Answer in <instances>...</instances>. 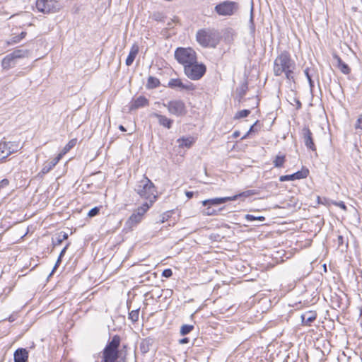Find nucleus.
<instances>
[{
	"instance_id": "f257e3e1",
	"label": "nucleus",
	"mask_w": 362,
	"mask_h": 362,
	"mask_svg": "<svg viewBox=\"0 0 362 362\" xmlns=\"http://www.w3.org/2000/svg\"><path fill=\"white\" fill-rule=\"evenodd\" d=\"M295 69L296 62L286 50L281 52L274 61L273 72L276 76L284 75L288 81L294 82Z\"/></svg>"
},
{
	"instance_id": "f03ea898",
	"label": "nucleus",
	"mask_w": 362,
	"mask_h": 362,
	"mask_svg": "<svg viewBox=\"0 0 362 362\" xmlns=\"http://www.w3.org/2000/svg\"><path fill=\"white\" fill-rule=\"evenodd\" d=\"M196 40L203 47H216L220 37L217 30L211 28L200 29L197 32Z\"/></svg>"
},
{
	"instance_id": "7ed1b4c3",
	"label": "nucleus",
	"mask_w": 362,
	"mask_h": 362,
	"mask_svg": "<svg viewBox=\"0 0 362 362\" xmlns=\"http://www.w3.org/2000/svg\"><path fill=\"white\" fill-rule=\"evenodd\" d=\"M134 189L141 197L148 199L151 203H154L156 199L155 185L145 175L137 182Z\"/></svg>"
},
{
	"instance_id": "20e7f679",
	"label": "nucleus",
	"mask_w": 362,
	"mask_h": 362,
	"mask_svg": "<svg viewBox=\"0 0 362 362\" xmlns=\"http://www.w3.org/2000/svg\"><path fill=\"white\" fill-rule=\"evenodd\" d=\"M119 344L120 337L119 335L113 336L103 351L102 362H115L119 358Z\"/></svg>"
},
{
	"instance_id": "39448f33",
	"label": "nucleus",
	"mask_w": 362,
	"mask_h": 362,
	"mask_svg": "<svg viewBox=\"0 0 362 362\" xmlns=\"http://www.w3.org/2000/svg\"><path fill=\"white\" fill-rule=\"evenodd\" d=\"M175 58L177 62L183 66L192 64L197 59L196 52L190 47H177L175 51Z\"/></svg>"
},
{
	"instance_id": "423d86ee",
	"label": "nucleus",
	"mask_w": 362,
	"mask_h": 362,
	"mask_svg": "<svg viewBox=\"0 0 362 362\" xmlns=\"http://www.w3.org/2000/svg\"><path fill=\"white\" fill-rule=\"evenodd\" d=\"M206 67L203 64H199L197 59L196 62L185 66L184 73L191 80H199L205 74Z\"/></svg>"
},
{
	"instance_id": "0eeeda50",
	"label": "nucleus",
	"mask_w": 362,
	"mask_h": 362,
	"mask_svg": "<svg viewBox=\"0 0 362 362\" xmlns=\"http://www.w3.org/2000/svg\"><path fill=\"white\" fill-rule=\"evenodd\" d=\"M170 115L176 117H183L187 113V110L185 102L182 100H172L167 103H163Z\"/></svg>"
},
{
	"instance_id": "6e6552de",
	"label": "nucleus",
	"mask_w": 362,
	"mask_h": 362,
	"mask_svg": "<svg viewBox=\"0 0 362 362\" xmlns=\"http://www.w3.org/2000/svg\"><path fill=\"white\" fill-rule=\"evenodd\" d=\"M238 9V4L230 1H224L217 4L214 10L219 16H232Z\"/></svg>"
},
{
	"instance_id": "1a4fd4ad",
	"label": "nucleus",
	"mask_w": 362,
	"mask_h": 362,
	"mask_svg": "<svg viewBox=\"0 0 362 362\" xmlns=\"http://www.w3.org/2000/svg\"><path fill=\"white\" fill-rule=\"evenodd\" d=\"M36 8L40 12L49 13L59 10L60 4L56 0H37Z\"/></svg>"
},
{
	"instance_id": "9d476101",
	"label": "nucleus",
	"mask_w": 362,
	"mask_h": 362,
	"mask_svg": "<svg viewBox=\"0 0 362 362\" xmlns=\"http://www.w3.org/2000/svg\"><path fill=\"white\" fill-rule=\"evenodd\" d=\"M20 149L19 144L16 142H0V161H4L11 154L17 152Z\"/></svg>"
},
{
	"instance_id": "9b49d317",
	"label": "nucleus",
	"mask_w": 362,
	"mask_h": 362,
	"mask_svg": "<svg viewBox=\"0 0 362 362\" xmlns=\"http://www.w3.org/2000/svg\"><path fill=\"white\" fill-rule=\"evenodd\" d=\"M168 86L172 89L179 88L187 90H194L195 89V86L192 83L187 81L186 83H184L180 78L170 79Z\"/></svg>"
},
{
	"instance_id": "f8f14e48",
	"label": "nucleus",
	"mask_w": 362,
	"mask_h": 362,
	"mask_svg": "<svg viewBox=\"0 0 362 362\" xmlns=\"http://www.w3.org/2000/svg\"><path fill=\"white\" fill-rule=\"evenodd\" d=\"M302 136L305 146L313 151H316V146L313 141V134L308 127H305L303 129Z\"/></svg>"
},
{
	"instance_id": "ddd939ff",
	"label": "nucleus",
	"mask_w": 362,
	"mask_h": 362,
	"mask_svg": "<svg viewBox=\"0 0 362 362\" xmlns=\"http://www.w3.org/2000/svg\"><path fill=\"white\" fill-rule=\"evenodd\" d=\"M153 117H156L158 119V124L167 129H170L173 124V120L170 118L167 117L165 115H163L161 114L153 112L151 114Z\"/></svg>"
},
{
	"instance_id": "4468645a",
	"label": "nucleus",
	"mask_w": 362,
	"mask_h": 362,
	"mask_svg": "<svg viewBox=\"0 0 362 362\" xmlns=\"http://www.w3.org/2000/svg\"><path fill=\"white\" fill-rule=\"evenodd\" d=\"M13 357L14 362H28V351L26 349L19 348L15 351Z\"/></svg>"
},
{
	"instance_id": "2eb2a0df",
	"label": "nucleus",
	"mask_w": 362,
	"mask_h": 362,
	"mask_svg": "<svg viewBox=\"0 0 362 362\" xmlns=\"http://www.w3.org/2000/svg\"><path fill=\"white\" fill-rule=\"evenodd\" d=\"M143 218L133 213L127 220L124 224V228L131 230L134 227L137 226Z\"/></svg>"
},
{
	"instance_id": "dca6fc26",
	"label": "nucleus",
	"mask_w": 362,
	"mask_h": 362,
	"mask_svg": "<svg viewBox=\"0 0 362 362\" xmlns=\"http://www.w3.org/2000/svg\"><path fill=\"white\" fill-rule=\"evenodd\" d=\"M148 105V100L144 96H139L131 103L130 110H136Z\"/></svg>"
},
{
	"instance_id": "f3484780",
	"label": "nucleus",
	"mask_w": 362,
	"mask_h": 362,
	"mask_svg": "<svg viewBox=\"0 0 362 362\" xmlns=\"http://www.w3.org/2000/svg\"><path fill=\"white\" fill-rule=\"evenodd\" d=\"M228 201H230V197H216L209 199H206L202 202V204L204 206H208V205H219L221 204H224Z\"/></svg>"
},
{
	"instance_id": "a211bd4d",
	"label": "nucleus",
	"mask_w": 362,
	"mask_h": 362,
	"mask_svg": "<svg viewBox=\"0 0 362 362\" xmlns=\"http://www.w3.org/2000/svg\"><path fill=\"white\" fill-rule=\"evenodd\" d=\"M139 46L136 44H134L131 47V49L129 53V55L127 56V58L126 59L125 64L127 66H129L133 64L136 55L139 53Z\"/></svg>"
},
{
	"instance_id": "6ab92c4d",
	"label": "nucleus",
	"mask_w": 362,
	"mask_h": 362,
	"mask_svg": "<svg viewBox=\"0 0 362 362\" xmlns=\"http://www.w3.org/2000/svg\"><path fill=\"white\" fill-rule=\"evenodd\" d=\"M317 315L313 312H308L301 315L302 324L310 326L311 323L316 319Z\"/></svg>"
},
{
	"instance_id": "aec40b11",
	"label": "nucleus",
	"mask_w": 362,
	"mask_h": 362,
	"mask_svg": "<svg viewBox=\"0 0 362 362\" xmlns=\"http://www.w3.org/2000/svg\"><path fill=\"white\" fill-rule=\"evenodd\" d=\"M153 343V340L151 338H145L142 339L139 345L141 352L143 354L148 353L150 351V348L151 347Z\"/></svg>"
},
{
	"instance_id": "412c9836",
	"label": "nucleus",
	"mask_w": 362,
	"mask_h": 362,
	"mask_svg": "<svg viewBox=\"0 0 362 362\" xmlns=\"http://www.w3.org/2000/svg\"><path fill=\"white\" fill-rule=\"evenodd\" d=\"M334 58L337 60V67L338 69L344 74H349L351 72V69L344 63L342 59L338 55H334Z\"/></svg>"
},
{
	"instance_id": "4be33fe9",
	"label": "nucleus",
	"mask_w": 362,
	"mask_h": 362,
	"mask_svg": "<svg viewBox=\"0 0 362 362\" xmlns=\"http://www.w3.org/2000/svg\"><path fill=\"white\" fill-rule=\"evenodd\" d=\"M69 235L66 232L62 231L54 235L52 238V244L54 247L58 246L62 244V243L68 238Z\"/></svg>"
},
{
	"instance_id": "5701e85b",
	"label": "nucleus",
	"mask_w": 362,
	"mask_h": 362,
	"mask_svg": "<svg viewBox=\"0 0 362 362\" xmlns=\"http://www.w3.org/2000/svg\"><path fill=\"white\" fill-rule=\"evenodd\" d=\"M15 64L16 59L11 54H7L1 62V66L4 69H8L11 67L14 66Z\"/></svg>"
},
{
	"instance_id": "b1692460",
	"label": "nucleus",
	"mask_w": 362,
	"mask_h": 362,
	"mask_svg": "<svg viewBox=\"0 0 362 362\" xmlns=\"http://www.w3.org/2000/svg\"><path fill=\"white\" fill-rule=\"evenodd\" d=\"M153 203H151L148 201V202L144 203L141 206L138 207L136 210L134 212L136 215H138L141 218H143L145 213L148 210V209L153 205Z\"/></svg>"
},
{
	"instance_id": "393cba45",
	"label": "nucleus",
	"mask_w": 362,
	"mask_h": 362,
	"mask_svg": "<svg viewBox=\"0 0 362 362\" xmlns=\"http://www.w3.org/2000/svg\"><path fill=\"white\" fill-rule=\"evenodd\" d=\"M177 142L178 143L179 147L183 148H189L192 144L194 142V140L192 137H182L180 139H178L177 140Z\"/></svg>"
},
{
	"instance_id": "a878e982",
	"label": "nucleus",
	"mask_w": 362,
	"mask_h": 362,
	"mask_svg": "<svg viewBox=\"0 0 362 362\" xmlns=\"http://www.w3.org/2000/svg\"><path fill=\"white\" fill-rule=\"evenodd\" d=\"M160 82L158 78L154 76H149L146 87L147 89H153L160 86Z\"/></svg>"
},
{
	"instance_id": "bb28decb",
	"label": "nucleus",
	"mask_w": 362,
	"mask_h": 362,
	"mask_svg": "<svg viewBox=\"0 0 362 362\" xmlns=\"http://www.w3.org/2000/svg\"><path fill=\"white\" fill-rule=\"evenodd\" d=\"M257 194V192L254 189L246 190L240 194H235L234 196L230 197V201L237 200L238 198L241 197H248L252 195Z\"/></svg>"
},
{
	"instance_id": "cd10ccee",
	"label": "nucleus",
	"mask_w": 362,
	"mask_h": 362,
	"mask_svg": "<svg viewBox=\"0 0 362 362\" xmlns=\"http://www.w3.org/2000/svg\"><path fill=\"white\" fill-rule=\"evenodd\" d=\"M286 161L284 155H277L273 160L274 165L276 168H282Z\"/></svg>"
},
{
	"instance_id": "c85d7f7f",
	"label": "nucleus",
	"mask_w": 362,
	"mask_h": 362,
	"mask_svg": "<svg viewBox=\"0 0 362 362\" xmlns=\"http://www.w3.org/2000/svg\"><path fill=\"white\" fill-rule=\"evenodd\" d=\"M11 54L16 60L17 59L27 57L28 54V51L23 49H16L12 53H11Z\"/></svg>"
},
{
	"instance_id": "c756f323",
	"label": "nucleus",
	"mask_w": 362,
	"mask_h": 362,
	"mask_svg": "<svg viewBox=\"0 0 362 362\" xmlns=\"http://www.w3.org/2000/svg\"><path fill=\"white\" fill-rule=\"evenodd\" d=\"M54 167L49 161H46L43 164L40 172L38 173V176L42 177L44 175L48 173Z\"/></svg>"
},
{
	"instance_id": "7c9ffc66",
	"label": "nucleus",
	"mask_w": 362,
	"mask_h": 362,
	"mask_svg": "<svg viewBox=\"0 0 362 362\" xmlns=\"http://www.w3.org/2000/svg\"><path fill=\"white\" fill-rule=\"evenodd\" d=\"M293 174V176H295V180H300L308 177L309 170L307 168H302L301 170L297 171Z\"/></svg>"
},
{
	"instance_id": "2f4dec72",
	"label": "nucleus",
	"mask_w": 362,
	"mask_h": 362,
	"mask_svg": "<svg viewBox=\"0 0 362 362\" xmlns=\"http://www.w3.org/2000/svg\"><path fill=\"white\" fill-rule=\"evenodd\" d=\"M76 144V139H74L70 140L67 144L63 148L61 153L64 156L66 153H68L73 147Z\"/></svg>"
},
{
	"instance_id": "473e14b6",
	"label": "nucleus",
	"mask_w": 362,
	"mask_h": 362,
	"mask_svg": "<svg viewBox=\"0 0 362 362\" xmlns=\"http://www.w3.org/2000/svg\"><path fill=\"white\" fill-rule=\"evenodd\" d=\"M194 329V326L191 325H183L180 328V334L182 336L188 334Z\"/></svg>"
},
{
	"instance_id": "72a5a7b5",
	"label": "nucleus",
	"mask_w": 362,
	"mask_h": 362,
	"mask_svg": "<svg viewBox=\"0 0 362 362\" xmlns=\"http://www.w3.org/2000/svg\"><path fill=\"white\" fill-rule=\"evenodd\" d=\"M139 309H136L134 310H132L129 313V319L131 320L133 322H137L139 320Z\"/></svg>"
},
{
	"instance_id": "f704fd0d",
	"label": "nucleus",
	"mask_w": 362,
	"mask_h": 362,
	"mask_svg": "<svg viewBox=\"0 0 362 362\" xmlns=\"http://www.w3.org/2000/svg\"><path fill=\"white\" fill-rule=\"evenodd\" d=\"M222 209V208L219 209L218 210H216L211 207L210 205H208V207L204 211V214L207 216H215L218 214V212L220 211Z\"/></svg>"
},
{
	"instance_id": "c9c22d12",
	"label": "nucleus",
	"mask_w": 362,
	"mask_h": 362,
	"mask_svg": "<svg viewBox=\"0 0 362 362\" xmlns=\"http://www.w3.org/2000/svg\"><path fill=\"white\" fill-rule=\"evenodd\" d=\"M250 113V110H240V111H238L234 118L235 119H240V118H243V117H247Z\"/></svg>"
},
{
	"instance_id": "e433bc0d",
	"label": "nucleus",
	"mask_w": 362,
	"mask_h": 362,
	"mask_svg": "<svg viewBox=\"0 0 362 362\" xmlns=\"http://www.w3.org/2000/svg\"><path fill=\"white\" fill-rule=\"evenodd\" d=\"M245 219L247 221H256V220H258V221H263L265 220V218L264 216H255L253 215H251V214H247L245 215Z\"/></svg>"
},
{
	"instance_id": "4c0bfd02",
	"label": "nucleus",
	"mask_w": 362,
	"mask_h": 362,
	"mask_svg": "<svg viewBox=\"0 0 362 362\" xmlns=\"http://www.w3.org/2000/svg\"><path fill=\"white\" fill-rule=\"evenodd\" d=\"M26 35V32H21V33L18 35L14 36L12 38V42L14 43L19 42L22 39H23Z\"/></svg>"
},
{
	"instance_id": "58836bf2",
	"label": "nucleus",
	"mask_w": 362,
	"mask_h": 362,
	"mask_svg": "<svg viewBox=\"0 0 362 362\" xmlns=\"http://www.w3.org/2000/svg\"><path fill=\"white\" fill-rule=\"evenodd\" d=\"M304 73H305V75L309 82V85H310V89L312 90L313 86H314V82L312 80L311 78V76H310L309 74V69L308 68H306L305 70H304Z\"/></svg>"
},
{
	"instance_id": "ea45409f",
	"label": "nucleus",
	"mask_w": 362,
	"mask_h": 362,
	"mask_svg": "<svg viewBox=\"0 0 362 362\" xmlns=\"http://www.w3.org/2000/svg\"><path fill=\"white\" fill-rule=\"evenodd\" d=\"M279 180L281 182L295 180V176H293V174L282 175L279 177Z\"/></svg>"
},
{
	"instance_id": "a19ab883",
	"label": "nucleus",
	"mask_w": 362,
	"mask_h": 362,
	"mask_svg": "<svg viewBox=\"0 0 362 362\" xmlns=\"http://www.w3.org/2000/svg\"><path fill=\"white\" fill-rule=\"evenodd\" d=\"M99 211H100V207L95 206L89 211L88 215L90 217H93V216H95L96 215H98L99 214Z\"/></svg>"
},
{
	"instance_id": "79ce46f5",
	"label": "nucleus",
	"mask_w": 362,
	"mask_h": 362,
	"mask_svg": "<svg viewBox=\"0 0 362 362\" xmlns=\"http://www.w3.org/2000/svg\"><path fill=\"white\" fill-rule=\"evenodd\" d=\"M64 156L62 155V153H59L51 161H49L53 167H54L58 163L59 161Z\"/></svg>"
},
{
	"instance_id": "37998d69",
	"label": "nucleus",
	"mask_w": 362,
	"mask_h": 362,
	"mask_svg": "<svg viewBox=\"0 0 362 362\" xmlns=\"http://www.w3.org/2000/svg\"><path fill=\"white\" fill-rule=\"evenodd\" d=\"M355 129L362 130V114L358 117V118L356 120V122L355 124Z\"/></svg>"
},
{
	"instance_id": "c03bdc74",
	"label": "nucleus",
	"mask_w": 362,
	"mask_h": 362,
	"mask_svg": "<svg viewBox=\"0 0 362 362\" xmlns=\"http://www.w3.org/2000/svg\"><path fill=\"white\" fill-rule=\"evenodd\" d=\"M173 275V272L170 269H166L163 270L162 273V276L165 278H170Z\"/></svg>"
},
{
	"instance_id": "a18cd8bd",
	"label": "nucleus",
	"mask_w": 362,
	"mask_h": 362,
	"mask_svg": "<svg viewBox=\"0 0 362 362\" xmlns=\"http://www.w3.org/2000/svg\"><path fill=\"white\" fill-rule=\"evenodd\" d=\"M337 245H338L339 247L343 246V245L344 243V237L342 235H339L337 236Z\"/></svg>"
},
{
	"instance_id": "49530a36",
	"label": "nucleus",
	"mask_w": 362,
	"mask_h": 362,
	"mask_svg": "<svg viewBox=\"0 0 362 362\" xmlns=\"http://www.w3.org/2000/svg\"><path fill=\"white\" fill-rule=\"evenodd\" d=\"M61 261H62V259H61V257H58V259L52 269V271L50 274V275L53 274L54 272H55V270L58 268V267L59 266L60 263H61Z\"/></svg>"
},
{
	"instance_id": "de8ad7c7",
	"label": "nucleus",
	"mask_w": 362,
	"mask_h": 362,
	"mask_svg": "<svg viewBox=\"0 0 362 362\" xmlns=\"http://www.w3.org/2000/svg\"><path fill=\"white\" fill-rule=\"evenodd\" d=\"M70 243H67L66 245V246L62 249V250L61 251L59 257H61V259L62 258V257L64 255L68 247L69 246Z\"/></svg>"
},
{
	"instance_id": "09e8293b",
	"label": "nucleus",
	"mask_w": 362,
	"mask_h": 362,
	"mask_svg": "<svg viewBox=\"0 0 362 362\" xmlns=\"http://www.w3.org/2000/svg\"><path fill=\"white\" fill-rule=\"evenodd\" d=\"M9 182L7 179H3L0 182V187H4L8 185Z\"/></svg>"
},
{
	"instance_id": "8fccbe9b",
	"label": "nucleus",
	"mask_w": 362,
	"mask_h": 362,
	"mask_svg": "<svg viewBox=\"0 0 362 362\" xmlns=\"http://www.w3.org/2000/svg\"><path fill=\"white\" fill-rule=\"evenodd\" d=\"M337 205L339 206L341 209L346 210V206L343 202H339L337 204Z\"/></svg>"
},
{
	"instance_id": "3c124183",
	"label": "nucleus",
	"mask_w": 362,
	"mask_h": 362,
	"mask_svg": "<svg viewBox=\"0 0 362 362\" xmlns=\"http://www.w3.org/2000/svg\"><path fill=\"white\" fill-rule=\"evenodd\" d=\"M189 338L185 337V338H183L180 340V344H187L189 342Z\"/></svg>"
},
{
	"instance_id": "603ef678",
	"label": "nucleus",
	"mask_w": 362,
	"mask_h": 362,
	"mask_svg": "<svg viewBox=\"0 0 362 362\" xmlns=\"http://www.w3.org/2000/svg\"><path fill=\"white\" fill-rule=\"evenodd\" d=\"M256 123L257 122H255L253 125L250 127V129L247 132V134H250L252 132H254L255 131V125L256 124Z\"/></svg>"
},
{
	"instance_id": "864d4df0",
	"label": "nucleus",
	"mask_w": 362,
	"mask_h": 362,
	"mask_svg": "<svg viewBox=\"0 0 362 362\" xmlns=\"http://www.w3.org/2000/svg\"><path fill=\"white\" fill-rule=\"evenodd\" d=\"M186 196L188 197V198H192V196H193V192H186Z\"/></svg>"
},
{
	"instance_id": "5fc2aeb1",
	"label": "nucleus",
	"mask_w": 362,
	"mask_h": 362,
	"mask_svg": "<svg viewBox=\"0 0 362 362\" xmlns=\"http://www.w3.org/2000/svg\"><path fill=\"white\" fill-rule=\"evenodd\" d=\"M234 138H237L240 136V132L238 131H235L233 134Z\"/></svg>"
},
{
	"instance_id": "6e6d98bb",
	"label": "nucleus",
	"mask_w": 362,
	"mask_h": 362,
	"mask_svg": "<svg viewBox=\"0 0 362 362\" xmlns=\"http://www.w3.org/2000/svg\"><path fill=\"white\" fill-rule=\"evenodd\" d=\"M119 129L122 132H126V129H125V128H124V126H122V125H119Z\"/></svg>"
},
{
	"instance_id": "4d7b16f0",
	"label": "nucleus",
	"mask_w": 362,
	"mask_h": 362,
	"mask_svg": "<svg viewBox=\"0 0 362 362\" xmlns=\"http://www.w3.org/2000/svg\"><path fill=\"white\" fill-rule=\"evenodd\" d=\"M297 105H298V108L301 107V103L298 100H297Z\"/></svg>"
},
{
	"instance_id": "13d9d810",
	"label": "nucleus",
	"mask_w": 362,
	"mask_h": 362,
	"mask_svg": "<svg viewBox=\"0 0 362 362\" xmlns=\"http://www.w3.org/2000/svg\"><path fill=\"white\" fill-rule=\"evenodd\" d=\"M250 134H247V132L242 137V140L245 139Z\"/></svg>"
},
{
	"instance_id": "bf43d9fd",
	"label": "nucleus",
	"mask_w": 362,
	"mask_h": 362,
	"mask_svg": "<svg viewBox=\"0 0 362 362\" xmlns=\"http://www.w3.org/2000/svg\"><path fill=\"white\" fill-rule=\"evenodd\" d=\"M360 317L362 319V308H360Z\"/></svg>"
},
{
	"instance_id": "052dcab7",
	"label": "nucleus",
	"mask_w": 362,
	"mask_h": 362,
	"mask_svg": "<svg viewBox=\"0 0 362 362\" xmlns=\"http://www.w3.org/2000/svg\"><path fill=\"white\" fill-rule=\"evenodd\" d=\"M95 362H98V361H95Z\"/></svg>"
}]
</instances>
